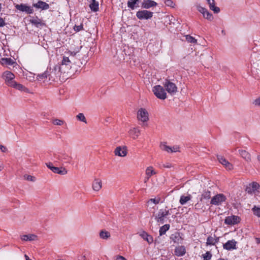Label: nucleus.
Here are the masks:
<instances>
[{"mask_svg":"<svg viewBox=\"0 0 260 260\" xmlns=\"http://www.w3.org/2000/svg\"><path fill=\"white\" fill-rule=\"evenodd\" d=\"M47 71L49 80L51 81H57L62 72L59 65H55L53 68H48Z\"/></svg>","mask_w":260,"mask_h":260,"instance_id":"1","label":"nucleus"},{"mask_svg":"<svg viewBox=\"0 0 260 260\" xmlns=\"http://www.w3.org/2000/svg\"><path fill=\"white\" fill-rule=\"evenodd\" d=\"M169 210L166 209H160L155 215V219L158 223H164L168 215L169 214Z\"/></svg>","mask_w":260,"mask_h":260,"instance_id":"2","label":"nucleus"},{"mask_svg":"<svg viewBox=\"0 0 260 260\" xmlns=\"http://www.w3.org/2000/svg\"><path fill=\"white\" fill-rule=\"evenodd\" d=\"M152 91L157 98L161 100H165L167 98V93L162 86L156 85L153 87Z\"/></svg>","mask_w":260,"mask_h":260,"instance_id":"3","label":"nucleus"},{"mask_svg":"<svg viewBox=\"0 0 260 260\" xmlns=\"http://www.w3.org/2000/svg\"><path fill=\"white\" fill-rule=\"evenodd\" d=\"M163 85L167 92L171 95H174L177 92L176 85L169 80L166 79Z\"/></svg>","mask_w":260,"mask_h":260,"instance_id":"4","label":"nucleus"},{"mask_svg":"<svg viewBox=\"0 0 260 260\" xmlns=\"http://www.w3.org/2000/svg\"><path fill=\"white\" fill-rule=\"evenodd\" d=\"M226 199V197L223 194H217L212 198L210 204L212 205L218 206L221 205L223 202H225Z\"/></svg>","mask_w":260,"mask_h":260,"instance_id":"5","label":"nucleus"},{"mask_svg":"<svg viewBox=\"0 0 260 260\" xmlns=\"http://www.w3.org/2000/svg\"><path fill=\"white\" fill-rule=\"evenodd\" d=\"M137 118L143 122H147L149 120L148 112L145 109H140L137 112Z\"/></svg>","mask_w":260,"mask_h":260,"instance_id":"6","label":"nucleus"},{"mask_svg":"<svg viewBox=\"0 0 260 260\" xmlns=\"http://www.w3.org/2000/svg\"><path fill=\"white\" fill-rule=\"evenodd\" d=\"M2 77L5 80L7 85L9 86H11L15 82L14 80L15 76L10 71L5 72L3 74Z\"/></svg>","mask_w":260,"mask_h":260,"instance_id":"7","label":"nucleus"},{"mask_svg":"<svg viewBox=\"0 0 260 260\" xmlns=\"http://www.w3.org/2000/svg\"><path fill=\"white\" fill-rule=\"evenodd\" d=\"M153 12L147 10L139 11L136 13V16L140 20H147L153 16Z\"/></svg>","mask_w":260,"mask_h":260,"instance_id":"8","label":"nucleus"},{"mask_svg":"<svg viewBox=\"0 0 260 260\" xmlns=\"http://www.w3.org/2000/svg\"><path fill=\"white\" fill-rule=\"evenodd\" d=\"M127 151L126 146H118L115 149L114 153L115 156L123 157L127 155Z\"/></svg>","mask_w":260,"mask_h":260,"instance_id":"9","label":"nucleus"},{"mask_svg":"<svg viewBox=\"0 0 260 260\" xmlns=\"http://www.w3.org/2000/svg\"><path fill=\"white\" fill-rule=\"evenodd\" d=\"M47 167L50 169L53 173H57L61 175H65L67 174V170L64 168H58L52 166L51 162H48L46 164Z\"/></svg>","mask_w":260,"mask_h":260,"instance_id":"10","label":"nucleus"},{"mask_svg":"<svg viewBox=\"0 0 260 260\" xmlns=\"http://www.w3.org/2000/svg\"><path fill=\"white\" fill-rule=\"evenodd\" d=\"M197 8V10L203 14L204 18L207 19L209 21L213 20V16L212 14L208 11L207 9L200 6H198Z\"/></svg>","mask_w":260,"mask_h":260,"instance_id":"11","label":"nucleus"},{"mask_svg":"<svg viewBox=\"0 0 260 260\" xmlns=\"http://www.w3.org/2000/svg\"><path fill=\"white\" fill-rule=\"evenodd\" d=\"M72 62L68 57L63 56L60 67L62 71L66 72V71L71 68Z\"/></svg>","mask_w":260,"mask_h":260,"instance_id":"12","label":"nucleus"},{"mask_svg":"<svg viewBox=\"0 0 260 260\" xmlns=\"http://www.w3.org/2000/svg\"><path fill=\"white\" fill-rule=\"evenodd\" d=\"M161 149L163 151H167L169 153L176 152L179 151V147L177 146H175L172 147L167 146L166 143H161L160 145Z\"/></svg>","mask_w":260,"mask_h":260,"instance_id":"13","label":"nucleus"},{"mask_svg":"<svg viewBox=\"0 0 260 260\" xmlns=\"http://www.w3.org/2000/svg\"><path fill=\"white\" fill-rule=\"evenodd\" d=\"M15 8L17 10L25 12L27 14H32L34 12V10L32 8L30 7L27 6L25 4H21L20 5H16L15 6Z\"/></svg>","mask_w":260,"mask_h":260,"instance_id":"14","label":"nucleus"},{"mask_svg":"<svg viewBox=\"0 0 260 260\" xmlns=\"http://www.w3.org/2000/svg\"><path fill=\"white\" fill-rule=\"evenodd\" d=\"M129 136L134 140L138 139L140 135L141 130L138 127H132L128 132Z\"/></svg>","mask_w":260,"mask_h":260,"instance_id":"15","label":"nucleus"},{"mask_svg":"<svg viewBox=\"0 0 260 260\" xmlns=\"http://www.w3.org/2000/svg\"><path fill=\"white\" fill-rule=\"evenodd\" d=\"M260 185L258 183L255 182H253L250 183L248 186L246 188V191L248 193L251 194L254 193L257 189L259 188Z\"/></svg>","mask_w":260,"mask_h":260,"instance_id":"16","label":"nucleus"},{"mask_svg":"<svg viewBox=\"0 0 260 260\" xmlns=\"http://www.w3.org/2000/svg\"><path fill=\"white\" fill-rule=\"evenodd\" d=\"M217 158L219 162L223 165L227 169L231 170L233 169V165L224 157L221 155H218Z\"/></svg>","mask_w":260,"mask_h":260,"instance_id":"17","label":"nucleus"},{"mask_svg":"<svg viewBox=\"0 0 260 260\" xmlns=\"http://www.w3.org/2000/svg\"><path fill=\"white\" fill-rule=\"evenodd\" d=\"M236 243L237 242L235 240H229L223 244V247L224 249L228 250L236 249Z\"/></svg>","mask_w":260,"mask_h":260,"instance_id":"18","label":"nucleus"},{"mask_svg":"<svg viewBox=\"0 0 260 260\" xmlns=\"http://www.w3.org/2000/svg\"><path fill=\"white\" fill-rule=\"evenodd\" d=\"M209 5V8L213 11L214 13H218L220 12V8L215 6V2L214 0H207Z\"/></svg>","mask_w":260,"mask_h":260,"instance_id":"19","label":"nucleus"},{"mask_svg":"<svg viewBox=\"0 0 260 260\" xmlns=\"http://www.w3.org/2000/svg\"><path fill=\"white\" fill-rule=\"evenodd\" d=\"M174 253L177 256H182L186 253L185 247L184 246H178L175 248Z\"/></svg>","mask_w":260,"mask_h":260,"instance_id":"20","label":"nucleus"},{"mask_svg":"<svg viewBox=\"0 0 260 260\" xmlns=\"http://www.w3.org/2000/svg\"><path fill=\"white\" fill-rule=\"evenodd\" d=\"M33 6L37 9H41L42 10H47L49 8V5L42 1H39L37 3L34 4Z\"/></svg>","mask_w":260,"mask_h":260,"instance_id":"21","label":"nucleus"},{"mask_svg":"<svg viewBox=\"0 0 260 260\" xmlns=\"http://www.w3.org/2000/svg\"><path fill=\"white\" fill-rule=\"evenodd\" d=\"M37 239V236L35 234L23 235L21 236V239L25 241H36Z\"/></svg>","mask_w":260,"mask_h":260,"instance_id":"22","label":"nucleus"},{"mask_svg":"<svg viewBox=\"0 0 260 260\" xmlns=\"http://www.w3.org/2000/svg\"><path fill=\"white\" fill-rule=\"evenodd\" d=\"M102 187V182L99 179H95L92 183V188L96 191H99Z\"/></svg>","mask_w":260,"mask_h":260,"instance_id":"23","label":"nucleus"},{"mask_svg":"<svg viewBox=\"0 0 260 260\" xmlns=\"http://www.w3.org/2000/svg\"><path fill=\"white\" fill-rule=\"evenodd\" d=\"M157 3L152 0H145L142 5V7L145 9H149L151 7L156 6Z\"/></svg>","mask_w":260,"mask_h":260,"instance_id":"24","label":"nucleus"},{"mask_svg":"<svg viewBox=\"0 0 260 260\" xmlns=\"http://www.w3.org/2000/svg\"><path fill=\"white\" fill-rule=\"evenodd\" d=\"M239 152L241 157L247 161L251 160V155L249 152L244 150H239Z\"/></svg>","mask_w":260,"mask_h":260,"instance_id":"25","label":"nucleus"},{"mask_svg":"<svg viewBox=\"0 0 260 260\" xmlns=\"http://www.w3.org/2000/svg\"><path fill=\"white\" fill-rule=\"evenodd\" d=\"M238 217L235 216L228 217L225 219V223L227 224H234L238 222Z\"/></svg>","mask_w":260,"mask_h":260,"instance_id":"26","label":"nucleus"},{"mask_svg":"<svg viewBox=\"0 0 260 260\" xmlns=\"http://www.w3.org/2000/svg\"><path fill=\"white\" fill-rule=\"evenodd\" d=\"M145 173V175L149 177H151L153 175L156 174V171L152 166H149L146 168Z\"/></svg>","mask_w":260,"mask_h":260,"instance_id":"27","label":"nucleus"},{"mask_svg":"<svg viewBox=\"0 0 260 260\" xmlns=\"http://www.w3.org/2000/svg\"><path fill=\"white\" fill-rule=\"evenodd\" d=\"M99 236L100 238L104 240H107L111 237V234L110 232L107 231L105 230H103L100 231L99 233Z\"/></svg>","mask_w":260,"mask_h":260,"instance_id":"28","label":"nucleus"},{"mask_svg":"<svg viewBox=\"0 0 260 260\" xmlns=\"http://www.w3.org/2000/svg\"><path fill=\"white\" fill-rule=\"evenodd\" d=\"M57 158L60 161L67 160L68 162L70 163L69 159H71L72 157L66 153H63L58 155L57 156Z\"/></svg>","mask_w":260,"mask_h":260,"instance_id":"29","label":"nucleus"},{"mask_svg":"<svg viewBox=\"0 0 260 260\" xmlns=\"http://www.w3.org/2000/svg\"><path fill=\"white\" fill-rule=\"evenodd\" d=\"M91 10L94 12H96L99 10V3L95 0H91V3L89 5Z\"/></svg>","mask_w":260,"mask_h":260,"instance_id":"30","label":"nucleus"},{"mask_svg":"<svg viewBox=\"0 0 260 260\" xmlns=\"http://www.w3.org/2000/svg\"><path fill=\"white\" fill-rule=\"evenodd\" d=\"M140 236L145 240H146L148 243H151L153 242V238L151 236L148 235L145 232H143Z\"/></svg>","mask_w":260,"mask_h":260,"instance_id":"31","label":"nucleus"},{"mask_svg":"<svg viewBox=\"0 0 260 260\" xmlns=\"http://www.w3.org/2000/svg\"><path fill=\"white\" fill-rule=\"evenodd\" d=\"M218 238H215L214 237L209 236L207 239L206 244L208 245H214L216 243L218 242Z\"/></svg>","mask_w":260,"mask_h":260,"instance_id":"32","label":"nucleus"},{"mask_svg":"<svg viewBox=\"0 0 260 260\" xmlns=\"http://www.w3.org/2000/svg\"><path fill=\"white\" fill-rule=\"evenodd\" d=\"M170 239L174 243H180L181 240V237H180L179 234L178 233H175L174 234L171 235Z\"/></svg>","mask_w":260,"mask_h":260,"instance_id":"33","label":"nucleus"},{"mask_svg":"<svg viewBox=\"0 0 260 260\" xmlns=\"http://www.w3.org/2000/svg\"><path fill=\"white\" fill-rule=\"evenodd\" d=\"M191 196L190 194L187 196H182L180 197L179 202L181 205H184L186 203H187L191 199Z\"/></svg>","mask_w":260,"mask_h":260,"instance_id":"34","label":"nucleus"},{"mask_svg":"<svg viewBox=\"0 0 260 260\" xmlns=\"http://www.w3.org/2000/svg\"><path fill=\"white\" fill-rule=\"evenodd\" d=\"M11 86L21 91H25V90H27L22 84L17 83L15 81L13 83V84Z\"/></svg>","mask_w":260,"mask_h":260,"instance_id":"35","label":"nucleus"},{"mask_svg":"<svg viewBox=\"0 0 260 260\" xmlns=\"http://www.w3.org/2000/svg\"><path fill=\"white\" fill-rule=\"evenodd\" d=\"M170 229V225L166 224L164 225L161 226L159 229V235L162 236V235L165 234L166 232L169 230Z\"/></svg>","mask_w":260,"mask_h":260,"instance_id":"36","label":"nucleus"},{"mask_svg":"<svg viewBox=\"0 0 260 260\" xmlns=\"http://www.w3.org/2000/svg\"><path fill=\"white\" fill-rule=\"evenodd\" d=\"M211 197V192L208 190H204L202 194L200 201H202L204 199H209Z\"/></svg>","mask_w":260,"mask_h":260,"instance_id":"37","label":"nucleus"},{"mask_svg":"<svg viewBox=\"0 0 260 260\" xmlns=\"http://www.w3.org/2000/svg\"><path fill=\"white\" fill-rule=\"evenodd\" d=\"M47 78H48L47 70L44 73L38 74L37 75V79L40 81H45Z\"/></svg>","mask_w":260,"mask_h":260,"instance_id":"38","label":"nucleus"},{"mask_svg":"<svg viewBox=\"0 0 260 260\" xmlns=\"http://www.w3.org/2000/svg\"><path fill=\"white\" fill-rule=\"evenodd\" d=\"M139 0H129L127 2V6L132 10H134L135 7V5L139 2Z\"/></svg>","mask_w":260,"mask_h":260,"instance_id":"39","label":"nucleus"},{"mask_svg":"<svg viewBox=\"0 0 260 260\" xmlns=\"http://www.w3.org/2000/svg\"><path fill=\"white\" fill-rule=\"evenodd\" d=\"M160 200V199L159 198L157 199H150L147 201V206H150L151 203H153L155 205L158 204H159Z\"/></svg>","mask_w":260,"mask_h":260,"instance_id":"40","label":"nucleus"},{"mask_svg":"<svg viewBox=\"0 0 260 260\" xmlns=\"http://www.w3.org/2000/svg\"><path fill=\"white\" fill-rule=\"evenodd\" d=\"M2 60L3 61V64H9V65H12L14 63V61L11 59L8 58H4L2 59Z\"/></svg>","mask_w":260,"mask_h":260,"instance_id":"41","label":"nucleus"},{"mask_svg":"<svg viewBox=\"0 0 260 260\" xmlns=\"http://www.w3.org/2000/svg\"><path fill=\"white\" fill-rule=\"evenodd\" d=\"M77 119L79 121H82L85 123H87L86 119L83 113H79L77 116Z\"/></svg>","mask_w":260,"mask_h":260,"instance_id":"42","label":"nucleus"},{"mask_svg":"<svg viewBox=\"0 0 260 260\" xmlns=\"http://www.w3.org/2000/svg\"><path fill=\"white\" fill-rule=\"evenodd\" d=\"M30 22L35 25L36 26L39 27L44 25V23L41 22L40 19H32L30 20Z\"/></svg>","mask_w":260,"mask_h":260,"instance_id":"43","label":"nucleus"},{"mask_svg":"<svg viewBox=\"0 0 260 260\" xmlns=\"http://www.w3.org/2000/svg\"><path fill=\"white\" fill-rule=\"evenodd\" d=\"M185 39L189 43H197V40L194 38L190 35H186Z\"/></svg>","mask_w":260,"mask_h":260,"instance_id":"44","label":"nucleus"},{"mask_svg":"<svg viewBox=\"0 0 260 260\" xmlns=\"http://www.w3.org/2000/svg\"><path fill=\"white\" fill-rule=\"evenodd\" d=\"M252 210L253 212V214L260 217V208L256 207V206H254L252 209Z\"/></svg>","mask_w":260,"mask_h":260,"instance_id":"45","label":"nucleus"},{"mask_svg":"<svg viewBox=\"0 0 260 260\" xmlns=\"http://www.w3.org/2000/svg\"><path fill=\"white\" fill-rule=\"evenodd\" d=\"M204 260H210L211 258L212 254L209 251H207L203 255Z\"/></svg>","mask_w":260,"mask_h":260,"instance_id":"46","label":"nucleus"},{"mask_svg":"<svg viewBox=\"0 0 260 260\" xmlns=\"http://www.w3.org/2000/svg\"><path fill=\"white\" fill-rule=\"evenodd\" d=\"M52 123L56 125H61L64 123V121L60 119H55L53 120Z\"/></svg>","mask_w":260,"mask_h":260,"instance_id":"47","label":"nucleus"},{"mask_svg":"<svg viewBox=\"0 0 260 260\" xmlns=\"http://www.w3.org/2000/svg\"><path fill=\"white\" fill-rule=\"evenodd\" d=\"M24 178L28 181L34 182L36 180L35 177L30 175H24Z\"/></svg>","mask_w":260,"mask_h":260,"instance_id":"48","label":"nucleus"},{"mask_svg":"<svg viewBox=\"0 0 260 260\" xmlns=\"http://www.w3.org/2000/svg\"><path fill=\"white\" fill-rule=\"evenodd\" d=\"M83 29V25L82 24L80 25H75L74 26V30L76 31H79L80 30Z\"/></svg>","mask_w":260,"mask_h":260,"instance_id":"49","label":"nucleus"},{"mask_svg":"<svg viewBox=\"0 0 260 260\" xmlns=\"http://www.w3.org/2000/svg\"><path fill=\"white\" fill-rule=\"evenodd\" d=\"M165 3L168 6L173 7V2L171 0H166Z\"/></svg>","mask_w":260,"mask_h":260,"instance_id":"50","label":"nucleus"},{"mask_svg":"<svg viewBox=\"0 0 260 260\" xmlns=\"http://www.w3.org/2000/svg\"><path fill=\"white\" fill-rule=\"evenodd\" d=\"M253 104L256 106L260 107V96L254 100Z\"/></svg>","mask_w":260,"mask_h":260,"instance_id":"51","label":"nucleus"},{"mask_svg":"<svg viewBox=\"0 0 260 260\" xmlns=\"http://www.w3.org/2000/svg\"><path fill=\"white\" fill-rule=\"evenodd\" d=\"M0 149L3 152H6L7 151V148L2 145H0Z\"/></svg>","mask_w":260,"mask_h":260,"instance_id":"52","label":"nucleus"},{"mask_svg":"<svg viewBox=\"0 0 260 260\" xmlns=\"http://www.w3.org/2000/svg\"><path fill=\"white\" fill-rule=\"evenodd\" d=\"M5 24L6 23L4 19L0 17V27L4 26Z\"/></svg>","mask_w":260,"mask_h":260,"instance_id":"53","label":"nucleus"},{"mask_svg":"<svg viewBox=\"0 0 260 260\" xmlns=\"http://www.w3.org/2000/svg\"><path fill=\"white\" fill-rule=\"evenodd\" d=\"M115 260H126V259L122 256L117 255Z\"/></svg>","mask_w":260,"mask_h":260,"instance_id":"54","label":"nucleus"},{"mask_svg":"<svg viewBox=\"0 0 260 260\" xmlns=\"http://www.w3.org/2000/svg\"><path fill=\"white\" fill-rule=\"evenodd\" d=\"M150 178V177H147V176L145 175V177H144V183L146 184L148 182V181H149Z\"/></svg>","mask_w":260,"mask_h":260,"instance_id":"55","label":"nucleus"},{"mask_svg":"<svg viewBox=\"0 0 260 260\" xmlns=\"http://www.w3.org/2000/svg\"><path fill=\"white\" fill-rule=\"evenodd\" d=\"M194 207H195V209H200V204H199V203H197V204L194 205Z\"/></svg>","mask_w":260,"mask_h":260,"instance_id":"56","label":"nucleus"},{"mask_svg":"<svg viewBox=\"0 0 260 260\" xmlns=\"http://www.w3.org/2000/svg\"><path fill=\"white\" fill-rule=\"evenodd\" d=\"M79 260H86V257L85 255H82L80 257Z\"/></svg>","mask_w":260,"mask_h":260,"instance_id":"57","label":"nucleus"},{"mask_svg":"<svg viewBox=\"0 0 260 260\" xmlns=\"http://www.w3.org/2000/svg\"><path fill=\"white\" fill-rule=\"evenodd\" d=\"M255 241L257 243H258V244L260 243V238H256Z\"/></svg>","mask_w":260,"mask_h":260,"instance_id":"58","label":"nucleus"},{"mask_svg":"<svg viewBox=\"0 0 260 260\" xmlns=\"http://www.w3.org/2000/svg\"><path fill=\"white\" fill-rule=\"evenodd\" d=\"M24 257L26 260H31L29 258V257L26 254H25Z\"/></svg>","mask_w":260,"mask_h":260,"instance_id":"59","label":"nucleus"},{"mask_svg":"<svg viewBox=\"0 0 260 260\" xmlns=\"http://www.w3.org/2000/svg\"><path fill=\"white\" fill-rule=\"evenodd\" d=\"M164 167L168 168L171 167V166L170 165H169V164L164 165Z\"/></svg>","mask_w":260,"mask_h":260,"instance_id":"60","label":"nucleus"},{"mask_svg":"<svg viewBox=\"0 0 260 260\" xmlns=\"http://www.w3.org/2000/svg\"><path fill=\"white\" fill-rule=\"evenodd\" d=\"M257 159L260 161V155L257 156Z\"/></svg>","mask_w":260,"mask_h":260,"instance_id":"61","label":"nucleus"},{"mask_svg":"<svg viewBox=\"0 0 260 260\" xmlns=\"http://www.w3.org/2000/svg\"><path fill=\"white\" fill-rule=\"evenodd\" d=\"M71 54H72V55H75V54H76V53H74L73 54V52H71Z\"/></svg>","mask_w":260,"mask_h":260,"instance_id":"62","label":"nucleus"},{"mask_svg":"<svg viewBox=\"0 0 260 260\" xmlns=\"http://www.w3.org/2000/svg\"><path fill=\"white\" fill-rule=\"evenodd\" d=\"M218 260H225L224 259H223V258H220Z\"/></svg>","mask_w":260,"mask_h":260,"instance_id":"63","label":"nucleus"}]
</instances>
